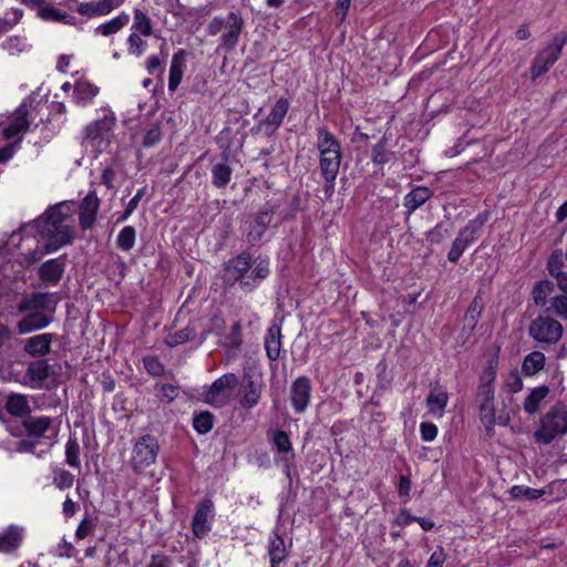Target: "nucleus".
<instances>
[{
  "label": "nucleus",
  "mask_w": 567,
  "mask_h": 567,
  "mask_svg": "<svg viewBox=\"0 0 567 567\" xmlns=\"http://www.w3.org/2000/svg\"><path fill=\"white\" fill-rule=\"evenodd\" d=\"M51 322V318L41 311H33L24 316L18 322V330L20 333H30L35 330L45 328Z\"/></svg>",
  "instance_id": "obj_34"
},
{
  "label": "nucleus",
  "mask_w": 567,
  "mask_h": 567,
  "mask_svg": "<svg viewBox=\"0 0 567 567\" xmlns=\"http://www.w3.org/2000/svg\"><path fill=\"white\" fill-rule=\"evenodd\" d=\"M230 135L231 130L229 127H225L217 136V144L221 150V162L212 165L210 174L212 185L218 189L226 188L229 185L233 176V168L228 165V161L233 152Z\"/></svg>",
  "instance_id": "obj_8"
},
{
  "label": "nucleus",
  "mask_w": 567,
  "mask_h": 567,
  "mask_svg": "<svg viewBox=\"0 0 567 567\" xmlns=\"http://www.w3.org/2000/svg\"><path fill=\"white\" fill-rule=\"evenodd\" d=\"M245 29V20L240 11H229L226 17L216 16L207 25L209 35L215 37L221 32L217 51L231 52L237 47Z\"/></svg>",
  "instance_id": "obj_3"
},
{
  "label": "nucleus",
  "mask_w": 567,
  "mask_h": 567,
  "mask_svg": "<svg viewBox=\"0 0 567 567\" xmlns=\"http://www.w3.org/2000/svg\"><path fill=\"white\" fill-rule=\"evenodd\" d=\"M267 554L269 557L270 567H279L288 557V550L284 537L275 530L269 538Z\"/></svg>",
  "instance_id": "obj_31"
},
{
  "label": "nucleus",
  "mask_w": 567,
  "mask_h": 567,
  "mask_svg": "<svg viewBox=\"0 0 567 567\" xmlns=\"http://www.w3.org/2000/svg\"><path fill=\"white\" fill-rule=\"evenodd\" d=\"M32 101L30 97L24 99L22 103L17 107L10 123L2 131V135L6 140H11L20 133H24L29 130L30 122L28 120L29 107Z\"/></svg>",
  "instance_id": "obj_17"
},
{
  "label": "nucleus",
  "mask_w": 567,
  "mask_h": 567,
  "mask_svg": "<svg viewBox=\"0 0 567 567\" xmlns=\"http://www.w3.org/2000/svg\"><path fill=\"white\" fill-rule=\"evenodd\" d=\"M74 475L61 467H55L53 470V481L54 486L61 491L68 489L73 485Z\"/></svg>",
  "instance_id": "obj_54"
},
{
  "label": "nucleus",
  "mask_w": 567,
  "mask_h": 567,
  "mask_svg": "<svg viewBox=\"0 0 567 567\" xmlns=\"http://www.w3.org/2000/svg\"><path fill=\"white\" fill-rule=\"evenodd\" d=\"M215 518V505L210 497L203 498L196 506L192 518V532L198 539L204 538L212 530Z\"/></svg>",
  "instance_id": "obj_14"
},
{
  "label": "nucleus",
  "mask_w": 567,
  "mask_h": 567,
  "mask_svg": "<svg viewBox=\"0 0 567 567\" xmlns=\"http://www.w3.org/2000/svg\"><path fill=\"white\" fill-rule=\"evenodd\" d=\"M6 409L8 413L16 416H23L30 414L28 401L23 395L12 394L8 398Z\"/></svg>",
  "instance_id": "obj_47"
},
{
  "label": "nucleus",
  "mask_w": 567,
  "mask_h": 567,
  "mask_svg": "<svg viewBox=\"0 0 567 567\" xmlns=\"http://www.w3.org/2000/svg\"><path fill=\"white\" fill-rule=\"evenodd\" d=\"M546 357L540 350H533L526 354L522 362V373L525 377H534L544 370Z\"/></svg>",
  "instance_id": "obj_37"
},
{
  "label": "nucleus",
  "mask_w": 567,
  "mask_h": 567,
  "mask_svg": "<svg viewBox=\"0 0 567 567\" xmlns=\"http://www.w3.org/2000/svg\"><path fill=\"white\" fill-rule=\"evenodd\" d=\"M499 353L501 346L495 343L492 348V352L487 358L486 367L480 375L481 384L494 385L499 365Z\"/></svg>",
  "instance_id": "obj_36"
},
{
  "label": "nucleus",
  "mask_w": 567,
  "mask_h": 567,
  "mask_svg": "<svg viewBox=\"0 0 567 567\" xmlns=\"http://www.w3.org/2000/svg\"><path fill=\"white\" fill-rule=\"evenodd\" d=\"M270 442L280 455V460L284 463V472L287 478L291 482V470L293 465L295 453L292 450V443L287 432L277 430L274 432Z\"/></svg>",
  "instance_id": "obj_16"
},
{
  "label": "nucleus",
  "mask_w": 567,
  "mask_h": 567,
  "mask_svg": "<svg viewBox=\"0 0 567 567\" xmlns=\"http://www.w3.org/2000/svg\"><path fill=\"white\" fill-rule=\"evenodd\" d=\"M130 22V16L125 12L120 13L115 18L95 28V34L109 37L117 33Z\"/></svg>",
  "instance_id": "obj_42"
},
{
  "label": "nucleus",
  "mask_w": 567,
  "mask_h": 567,
  "mask_svg": "<svg viewBox=\"0 0 567 567\" xmlns=\"http://www.w3.org/2000/svg\"><path fill=\"white\" fill-rule=\"evenodd\" d=\"M566 43L567 32H558L554 34L550 42L543 50L537 52L529 66L533 81L546 74L558 61Z\"/></svg>",
  "instance_id": "obj_7"
},
{
  "label": "nucleus",
  "mask_w": 567,
  "mask_h": 567,
  "mask_svg": "<svg viewBox=\"0 0 567 567\" xmlns=\"http://www.w3.org/2000/svg\"><path fill=\"white\" fill-rule=\"evenodd\" d=\"M341 161L342 151L319 154V171L323 179L322 190L327 199L331 198L334 193Z\"/></svg>",
  "instance_id": "obj_11"
},
{
  "label": "nucleus",
  "mask_w": 567,
  "mask_h": 567,
  "mask_svg": "<svg viewBox=\"0 0 567 567\" xmlns=\"http://www.w3.org/2000/svg\"><path fill=\"white\" fill-rule=\"evenodd\" d=\"M548 393L549 388L545 384L532 389L523 403L524 411L529 415L537 413L540 409V403L546 399Z\"/></svg>",
  "instance_id": "obj_39"
},
{
  "label": "nucleus",
  "mask_w": 567,
  "mask_h": 567,
  "mask_svg": "<svg viewBox=\"0 0 567 567\" xmlns=\"http://www.w3.org/2000/svg\"><path fill=\"white\" fill-rule=\"evenodd\" d=\"M64 203L50 206L40 217L30 224H22L17 230L12 231L10 238L4 244V248L9 246L19 247V243L14 244V238L22 235L27 228L33 227L38 235L45 240L44 251L54 252L60 248L71 245L74 239L73 227L65 224L68 213H63Z\"/></svg>",
  "instance_id": "obj_1"
},
{
  "label": "nucleus",
  "mask_w": 567,
  "mask_h": 567,
  "mask_svg": "<svg viewBox=\"0 0 567 567\" xmlns=\"http://www.w3.org/2000/svg\"><path fill=\"white\" fill-rule=\"evenodd\" d=\"M316 147L319 154L342 151L341 142L327 126H318L316 128Z\"/></svg>",
  "instance_id": "obj_33"
},
{
  "label": "nucleus",
  "mask_w": 567,
  "mask_h": 567,
  "mask_svg": "<svg viewBox=\"0 0 567 567\" xmlns=\"http://www.w3.org/2000/svg\"><path fill=\"white\" fill-rule=\"evenodd\" d=\"M50 369L51 367L45 359L30 362L25 372V377L29 379L28 384L33 389H41L49 378Z\"/></svg>",
  "instance_id": "obj_28"
},
{
  "label": "nucleus",
  "mask_w": 567,
  "mask_h": 567,
  "mask_svg": "<svg viewBox=\"0 0 567 567\" xmlns=\"http://www.w3.org/2000/svg\"><path fill=\"white\" fill-rule=\"evenodd\" d=\"M377 385L375 390L380 392H385L390 389L392 383V377L388 373V367L384 361H381L377 364Z\"/></svg>",
  "instance_id": "obj_55"
},
{
  "label": "nucleus",
  "mask_w": 567,
  "mask_h": 567,
  "mask_svg": "<svg viewBox=\"0 0 567 567\" xmlns=\"http://www.w3.org/2000/svg\"><path fill=\"white\" fill-rule=\"evenodd\" d=\"M24 529L17 525H10L0 533V551L12 554L19 549L23 540Z\"/></svg>",
  "instance_id": "obj_27"
},
{
  "label": "nucleus",
  "mask_w": 567,
  "mask_h": 567,
  "mask_svg": "<svg viewBox=\"0 0 567 567\" xmlns=\"http://www.w3.org/2000/svg\"><path fill=\"white\" fill-rule=\"evenodd\" d=\"M278 206L274 205L270 207H265L257 212L250 220L247 221V228L245 231L246 241L251 246L258 245L268 227L271 224L272 216L277 212Z\"/></svg>",
  "instance_id": "obj_13"
},
{
  "label": "nucleus",
  "mask_w": 567,
  "mask_h": 567,
  "mask_svg": "<svg viewBox=\"0 0 567 567\" xmlns=\"http://www.w3.org/2000/svg\"><path fill=\"white\" fill-rule=\"evenodd\" d=\"M101 200L95 190H91L80 203L79 224L82 230L91 229L96 220Z\"/></svg>",
  "instance_id": "obj_18"
},
{
  "label": "nucleus",
  "mask_w": 567,
  "mask_h": 567,
  "mask_svg": "<svg viewBox=\"0 0 567 567\" xmlns=\"http://www.w3.org/2000/svg\"><path fill=\"white\" fill-rule=\"evenodd\" d=\"M394 157V152L389 147V138L383 135L371 148V161L377 166H383L390 163Z\"/></svg>",
  "instance_id": "obj_38"
},
{
  "label": "nucleus",
  "mask_w": 567,
  "mask_h": 567,
  "mask_svg": "<svg viewBox=\"0 0 567 567\" xmlns=\"http://www.w3.org/2000/svg\"><path fill=\"white\" fill-rule=\"evenodd\" d=\"M262 392V384L257 383L251 375H246L241 385L239 404L246 410H250L259 403Z\"/></svg>",
  "instance_id": "obj_25"
},
{
  "label": "nucleus",
  "mask_w": 567,
  "mask_h": 567,
  "mask_svg": "<svg viewBox=\"0 0 567 567\" xmlns=\"http://www.w3.org/2000/svg\"><path fill=\"white\" fill-rule=\"evenodd\" d=\"M39 16L47 21H54V22H61L63 11L54 8L53 6L47 4L37 8Z\"/></svg>",
  "instance_id": "obj_63"
},
{
  "label": "nucleus",
  "mask_w": 567,
  "mask_h": 567,
  "mask_svg": "<svg viewBox=\"0 0 567 567\" xmlns=\"http://www.w3.org/2000/svg\"><path fill=\"white\" fill-rule=\"evenodd\" d=\"M311 381L308 377H298L290 386V403L297 414H302L309 406L311 398Z\"/></svg>",
  "instance_id": "obj_15"
},
{
  "label": "nucleus",
  "mask_w": 567,
  "mask_h": 567,
  "mask_svg": "<svg viewBox=\"0 0 567 567\" xmlns=\"http://www.w3.org/2000/svg\"><path fill=\"white\" fill-rule=\"evenodd\" d=\"M447 402L449 393L439 385L432 388L426 398L429 412L439 417L443 416Z\"/></svg>",
  "instance_id": "obj_35"
},
{
  "label": "nucleus",
  "mask_w": 567,
  "mask_h": 567,
  "mask_svg": "<svg viewBox=\"0 0 567 567\" xmlns=\"http://www.w3.org/2000/svg\"><path fill=\"white\" fill-rule=\"evenodd\" d=\"M555 290V284L549 279L537 281L530 292L532 299L537 307H545L549 301V296Z\"/></svg>",
  "instance_id": "obj_40"
},
{
  "label": "nucleus",
  "mask_w": 567,
  "mask_h": 567,
  "mask_svg": "<svg viewBox=\"0 0 567 567\" xmlns=\"http://www.w3.org/2000/svg\"><path fill=\"white\" fill-rule=\"evenodd\" d=\"M494 400L495 386L480 383L477 388L480 420L489 436L494 434V426L496 425Z\"/></svg>",
  "instance_id": "obj_12"
},
{
  "label": "nucleus",
  "mask_w": 567,
  "mask_h": 567,
  "mask_svg": "<svg viewBox=\"0 0 567 567\" xmlns=\"http://www.w3.org/2000/svg\"><path fill=\"white\" fill-rule=\"evenodd\" d=\"M453 224L450 221H440L432 229L425 233V241L429 245H440L450 236Z\"/></svg>",
  "instance_id": "obj_44"
},
{
  "label": "nucleus",
  "mask_w": 567,
  "mask_h": 567,
  "mask_svg": "<svg viewBox=\"0 0 567 567\" xmlns=\"http://www.w3.org/2000/svg\"><path fill=\"white\" fill-rule=\"evenodd\" d=\"M196 337V329L192 323H188L185 328L169 333L165 339L166 346L174 348L186 343L187 341L194 340Z\"/></svg>",
  "instance_id": "obj_45"
},
{
  "label": "nucleus",
  "mask_w": 567,
  "mask_h": 567,
  "mask_svg": "<svg viewBox=\"0 0 567 567\" xmlns=\"http://www.w3.org/2000/svg\"><path fill=\"white\" fill-rule=\"evenodd\" d=\"M65 260L66 254H63L58 258L44 261L38 270L39 279L44 284L58 285L65 271Z\"/></svg>",
  "instance_id": "obj_19"
},
{
  "label": "nucleus",
  "mask_w": 567,
  "mask_h": 567,
  "mask_svg": "<svg viewBox=\"0 0 567 567\" xmlns=\"http://www.w3.org/2000/svg\"><path fill=\"white\" fill-rule=\"evenodd\" d=\"M545 312H553L567 320V296L558 295L553 297L550 299V307H547Z\"/></svg>",
  "instance_id": "obj_56"
},
{
  "label": "nucleus",
  "mask_w": 567,
  "mask_h": 567,
  "mask_svg": "<svg viewBox=\"0 0 567 567\" xmlns=\"http://www.w3.org/2000/svg\"><path fill=\"white\" fill-rule=\"evenodd\" d=\"M146 71L150 75L162 78L165 72V61L158 55H151L145 62Z\"/></svg>",
  "instance_id": "obj_60"
},
{
  "label": "nucleus",
  "mask_w": 567,
  "mask_h": 567,
  "mask_svg": "<svg viewBox=\"0 0 567 567\" xmlns=\"http://www.w3.org/2000/svg\"><path fill=\"white\" fill-rule=\"evenodd\" d=\"M564 267V252L561 249H555L549 255L546 268L551 277L558 279L560 275H565L566 272L561 270Z\"/></svg>",
  "instance_id": "obj_50"
},
{
  "label": "nucleus",
  "mask_w": 567,
  "mask_h": 567,
  "mask_svg": "<svg viewBox=\"0 0 567 567\" xmlns=\"http://www.w3.org/2000/svg\"><path fill=\"white\" fill-rule=\"evenodd\" d=\"M95 528L93 520L86 515L82 518L75 530V538L79 540L87 537Z\"/></svg>",
  "instance_id": "obj_64"
},
{
  "label": "nucleus",
  "mask_w": 567,
  "mask_h": 567,
  "mask_svg": "<svg viewBox=\"0 0 567 567\" xmlns=\"http://www.w3.org/2000/svg\"><path fill=\"white\" fill-rule=\"evenodd\" d=\"M491 217V210L485 209L478 213L473 219L458 230L447 252V260L456 264L464 251L474 244L483 231L485 224Z\"/></svg>",
  "instance_id": "obj_4"
},
{
  "label": "nucleus",
  "mask_w": 567,
  "mask_h": 567,
  "mask_svg": "<svg viewBox=\"0 0 567 567\" xmlns=\"http://www.w3.org/2000/svg\"><path fill=\"white\" fill-rule=\"evenodd\" d=\"M53 333H41L23 340V351L32 358H42L50 353Z\"/></svg>",
  "instance_id": "obj_21"
},
{
  "label": "nucleus",
  "mask_w": 567,
  "mask_h": 567,
  "mask_svg": "<svg viewBox=\"0 0 567 567\" xmlns=\"http://www.w3.org/2000/svg\"><path fill=\"white\" fill-rule=\"evenodd\" d=\"M155 390L158 391V398L161 401L171 403L179 394V388L169 383H156Z\"/></svg>",
  "instance_id": "obj_57"
},
{
  "label": "nucleus",
  "mask_w": 567,
  "mask_h": 567,
  "mask_svg": "<svg viewBox=\"0 0 567 567\" xmlns=\"http://www.w3.org/2000/svg\"><path fill=\"white\" fill-rule=\"evenodd\" d=\"M117 3L115 0H97L79 3L75 11L87 18H96L109 14Z\"/></svg>",
  "instance_id": "obj_30"
},
{
  "label": "nucleus",
  "mask_w": 567,
  "mask_h": 567,
  "mask_svg": "<svg viewBox=\"0 0 567 567\" xmlns=\"http://www.w3.org/2000/svg\"><path fill=\"white\" fill-rule=\"evenodd\" d=\"M264 347L269 361L274 362L280 358L282 348V333L279 323L272 322L267 329Z\"/></svg>",
  "instance_id": "obj_22"
},
{
  "label": "nucleus",
  "mask_w": 567,
  "mask_h": 567,
  "mask_svg": "<svg viewBox=\"0 0 567 567\" xmlns=\"http://www.w3.org/2000/svg\"><path fill=\"white\" fill-rule=\"evenodd\" d=\"M504 385L511 393H518L523 390V379L518 370L514 369L508 372Z\"/></svg>",
  "instance_id": "obj_62"
},
{
  "label": "nucleus",
  "mask_w": 567,
  "mask_h": 567,
  "mask_svg": "<svg viewBox=\"0 0 567 567\" xmlns=\"http://www.w3.org/2000/svg\"><path fill=\"white\" fill-rule=\"evenodd\" d=\"M65 462L71 467H80V444L74 436H70L65 444Z\"/></svg>",
  "instance_id": "obj_52"
},
{
  "label": "nucleus",
  "mask_w": 567,
  "mask_h": 567,
  "mask_svg": "<svg viewBox=\"0 0 567 567\" xmlns=\"http://www.w3.org/2000/svg\"><path fill=\"white\" fill-rule=\"evenodd\" d=\"M483 309L484 302L481 292L478 291L468 305L463 319L464 324L462 331L467 332V337H470L476 329L478 320L482 317Z\"/></svg>",
  "instance_id": "obj_29"
},
{
  "label": "nucleus",
  "mask_w": 567,
  "mask_h": 567,
  "mask_svg": "<svg viewBox=\"0 0 567 567\" xmlns=\"http://www.w3.org/2000/svg\"><path fill=\"white\" fill-rule=\"evenodd\" d=\"M566 433V406L563 403H557L543 415L539 427L534 433V437L537 443L548 445L557 436H563Z\"/></svg>",
  "instance_id": "obj_5"
},
{
  "label": "nucleus",
  "mask_w": 567,
  "mask_h": 567,
  "mask_svg": "<svg viewBox=\"0 0 567 567\" xmlns=\"http://www.w3.org/2000/svg\"><path fill=\"white\" fill-rule=\"evenodd\" d=\"M241 324L237 321L231 326L229 333L225 337V344L226 347L236 350L241 346Z\"/></svg>",
  "instance_id": "obj_61"
},
{
  "label": "nucleus",
  "mask_w": 567,
  "mask_h": 567,
  "mask_svg": "<svg viewBox=\"0 0 567 567\" xmlns=\"http://www.w3.org/2000/svg\"><path fill=\"white\" fill-rule=\"evenodd\" d=\"M187 56L188 52L185 49H179L172 56L168 75V90L171 92H175L183 80Z\"/></svg>",
  "instance_id": "obj_24"
},
{
  "label": "nucleus",
  "mask_w": 567,
  "mask_h": 567,
  "mask_svg": "<svg viewBox=\"0 0 567 567\" xmlns=\"http://www.w3.org/2000/svg\"><path fill=\"white\" fill-rule=\"evenodd\" d=\"M434 193L426 186H415L405 196L403 206L406 209V218H409L416 209L423 206L433 197Z\"/></svg>",
  "instance_id": "obj_26"
},
{
  "label": "nucleus",
  "mask_w": 567,
  "mask_h": 567,
  "mask_svg": "<svg viewBox=\"0 0 567 567\" xmlns=\"http://www.w3.org/2000/svg\"><path fill=\"white\" fill-rule=\"evenodd\" d=\"M99 87L87 81H79L73 87V99L78 104H87L99 94Z\"/></svg>",
  "instance_id": "obj_41"
},
{
  "label": "nucleus",
  "mask_w": 567,
  "mask_h": 567,
  "mask_svg": "<svg viewBox=\"0 0 567 567\" xmlns=\"http://www.w3.org/2000/svg\"><path fill=\"white\" fill-rule=\"evenodd\" d=\"M136 240V229L133 226H125L121 229L116 238V247L122 251H130Z\"/></svg>",
  "instance_id": "obj_49"
},
{
  "label": "nucleus",
  "mask_w": 567,
  "mask_h": 567,
  "mask_svg": "<svg viewBox=\"0 0 567 567\" xmlns=\"http://www.w3.org/2000/svg\"><path fill=\"white\" fill-rule=\"evenodd\" d=\"M143 365L146 372L153 377H162L165 373L164 364L156 355L144 357Z\"/></svg>",
  "instance_id": "obj_58"
},
{
  "label": "nucleus",
  "mask_w": 567,
  "mask_h": 567,
  "mask_svg": "<svg viewBox=\"0 0 567 567\" xmlns=\"http://www.w3.org/2000/svg\"><path fill=\"white\" fill-rule=\"evenodd\" d=\"M215 415L210 411H195L192 425L197 434L204 435L214 427Z\"/></svg>",
  "instance_id": "obj_43"
},
{
  "label": "nucleus",
  "mask_w": 567,
  "mask_h": 567,
  "mask_svg": "<svg viewBox=\"0 0 567 567\" xmlns=\"http://www.w3.org/2000/svg\"><path fill=\"white\" fill-rule=\"evenodd\" d=\"M564 334L563 324L551 318L548 312L538 315L528 326V336L543 350L557 344Z\"/></svg>",
  "instance_id": "obj_6"
},
{
  "label": "nucleus",
  "mask_w": 567,
  "mask_h": 567,
  "mask_svg": "<svg viewBox=\"0 0 567 567\" xmlns=\"http://www.w3.org/2000/svg\"><path fill=\"white\" fill-rule=\"evenodd\" d=\"M238 383L239 379L235 373H225L203 392V401L215 408H221L228 403Z\"/></svg>",
  "instance_id": "obj_9"
},
{
  "label": "nucleus",
  "mask_w": 567,
  "mask_h": 567,
  "mask_svg": "<svg viewBox=\"0 0 567 567\" xmlns=\"http://www.w3.org/2000/svg\"><path fill=\"white\" fill-rule=\"evenodd\" d=\"M163 138L162 124L159 122H155L151 125V127L145 132L142 146L145 148H151L156 146Z\"/></svg>",
  "instance_id": "obj_53"
},
{
  "label": "nucleus",
  "mask_w": 567,
  "mask_h": 567,
  "mask_svg": "<svg viewBox=\"0 0 567 567\" xmlns=\"http://www.w3.org/2000/svg\"><path fill=\"white\" fill-rule=\"evenodd\" d=\"M142 34L132 32L127 38V51L130 54L141 56L147 45L146 41L141 38Z\"/></svg>",
  "instance_id": "obj_59"
},
{
  "label": "nucleus",
  "mask_w": 567,
  "mask_h": 567,
  "mask_svg": "<svg viewBox=\"0 0 567 567\" xmlns=\"http://www.w3.org/2000/svg\"><path fill=\"white\" fill-rule=\"evenodd\" d=\"M49 299V293L37 292L32 293L30 297L24 298L19 306V309L22 311H39L47 308V301Z\"/></svg>",
  "instance_id": "obj_48"
},
{
  "label": "nucleus",
  "mask_w": 567,
  "mask_h": 567,
  "mask_svg": "<svg viewBox=\"0 0 567 567\" xmlns=\"http://www.w3.org/2000/svg\"><path fill=\"white\" fill-rule=\"evenodd\" d=\"M113 120L104 117L87 124L84 128L83 143L92 146L100 145L106 134L112 130Z\"/></svg>",
  "instance_id": "obj_23"
},
{
  "label": "nucleus",
  "mask_w": 567,
  "mask_h": 567,
  "mask_svg": "<svg viewBox=\"0 0 567 567\" xmlns=\"http://www.w3.org/2000/svg\"><path fill=\"white\" fill-rule=\"evenodd\" d=\"M545 489L532 488L525 485H514L509 489V494L515 499H537L545 495Z\"/></svg>",
  "instance_id": "obj_51"
},
{
  "label": "nucleus",
  "mask_w": 567,
  "mask_h": 567,
  "mask_svg": "<svg viewBox=\"0 0 567 567\" xmlns=\"http://www.w3.org/2000/svg\"><path fill=\"white\" fill-rule=\"evenodd\" d=\"M270 274L269 260L256 258L252 261L249 251H241L224 264V280L230 285L238 284L241 290L250 292Z\"/></svg>",
  "instance_id": "obj_2"
},
{
  "label": "nucleus",
  "mask_w": 567,
  "mask_h": 567,
  "mask_svg": "<svg viewBox=\"0 0 567 567\" xmlns=\"http://www.w3.org/2000/svg\"><path fill=\"white\" fill-rule=\"evenodd\" d=\"M289 109L290 103L287 97L281 96L276 101L267 117L264 118L267 124V137L276 135L278 128L282 125Z\"/></svg>",
  "instance_id": "obj_20"
},
{
  "label": "nucleus",
  "mask_w": 567,
  "mask_h": 567,
  "mask_svg": "<svg viewBox=\"0 0 567 567\" xmlns=\"http://www.w3.org/2000/svg\"><path fill=\"white\" fill-rule=\"evenodd\" d=\"M51 423L52 419L49 416H34L29 414L23 419L22 426L28 437L39 441V439L49 430Z\"/></svg>",
  "instance_id": "obj_32"
},
{
  "label": "nucleus",
  "mask_w": 567,
  "mask_h": 567,
  "mask_svg": "<svg viewBox=\"0 0 567 567\" xmlns=\"http://www.w3.org/2000/svg\"><path fill=\"white\" fill-rule=\"evenodd\" d=\"M132 30L144 37H148L153 33V22L151 18L138 8L134 9Z\"/></svg>",
  "instance_id": "obj_46"
},
{
  "label": "nucleus",
  "mask_w": 567,
  "mask_h": 567,
  "mask_svg": "<svg viewBox=\"0 0 567 567\" xmlns=\"http://www.w3.org/2000/svg\"><path fill=\"white\" fill-rule=\"evenodd\" d=\"M159 453L157 439L152 434H144L137 439L133 446L131 466L134 472H142L144 468L156 462Z\"/></svg>",
  "instance_id": "obj_10"
}]
</instances>
